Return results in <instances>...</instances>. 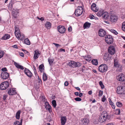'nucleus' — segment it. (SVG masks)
<instances>
[{
    "label": "nucleus",
    "instance_id": "f257e3e1",
    "mask_svg": "<svg viewBox=\"0 0 125 125\" xmlns=\"http://www.w3.org/2000/svg\"><path fill=\"white\" fill-rule=\"evenodd\" d=\"M68 65L71 67H79L81 66L82 64L79 62H76L74 61H71L69 62Z\"/></svg>",
    "mask_w": 125,
    "mask_h": 125
},
{
    "label": "nucleus",
    "instance_id": "f03ea898",
    "mask_svg": "<svg viewBox=\"0 0 125 125\" xmlns=\"http://www.w3.org/2000/svg\"><path fill=\"white\" fill-rule=\"evenodd\" d=\"M83 12V9L82 7L81 6H79L75 10L74 13L76 16H79L81 15Z\"/></svg>",
    "mask_w": 125,
    "mask_h": 125
},
{
    "label": "nucleus",
    "instance_id": "7ed1b4c3",
    "mask_svg": "<svg viewBox=\"0 0 125 125\" xmlns=\"http://www.w3.org/2000/svg\"><path fill=\"white\" fill-rule=\"evenodd\" d=\"M105 38V41L108 44H111L113 42V38L112 36L110 35H108L106 36Z\"/></svg>",
    "mask_w": 125,
    "mask_h": 125
},
{
    "label": "nucleus",
    "instance_id": "20e7f679",
    "mask_svg": "<svg viewBox=\"0 0 125 125\" xmlns=\"http://www.w3.org/2000/svg\"><path fill=\"white\" fill-rule=\"evenodd\" d=\"M9 85V83L6 81L1 83L0 85V89L2 90H5L8 88Z\"/></svg>",
    "mask_w": 125,
    "mask_h": 125
},
{
    "label": "nucleus",
    "instance_id": "39448f33",
    "mask_svg": "<svg viewBox=\"0 0 125 125\" xmlns=\"http://www.w3.org/2000/svg\"><path fill=\"white\" fill-rule=\"evenodd\" d=\"M107 66L105 64L101 65L98 68V69L99 71L102 73L106 71H107Z\"/></svg>",
    "mask_w": 125,
    "mask_h": 125
},
{
    "label": "nucleus",
    "instance_id": "423d86ee",
    "mask_svg": "<svg viewBox=\"0 0 125 125\" xmlns=\"http://www.w3.org/2000/svg\"><path fill=\"white\" fill-rule=\"evenodd\" d=\"M118 94H125V88L120 86L118 87Z\"/></svg>",
    "mask_w": 125,
    "mask_h": 125
},
{
    "label": "nucleus",
    "instance_id": "0eeeda50",
    "mask_svg": "<svg viewBox=\"0 0 125 125\" xmlns=\"http://www.w3.org/2000/svg\"><path fill=\"white\" fill-rule=\"evenodd\" d=\"M9 76V73L6 72H2L1 75V78L5 80L8 79Z\"/></svg>",
    "mask_w": 125,
    "mask_h": 125
},
{
    "label": "nucleus",
    "instance_id": "6e6552de",
    "mask_svg": "<svg viewBox=\"0 0 125 125\" xmlns=\"http://www.w3.org/2000/svg\"><path fill=\"white\" fill-rule=\"evenodd\" d=\"M80 122L81 125H87L89 123V121L88 119L84 118L81 119Z\"/></svg>",
    "mask_w": 125,
    "mask_h": 125
},
{
    "label": "nucleus",
    "instance_id": "1a4fd4ad",
    "mask_svg": "<svg viewBox=\"0 0 125 125\" xmlns=\"http://www.w3.org/2000/svg\"><path fill=\"white\" fill-rule=\"evenodd\" d=\"M108 52L110 54L112 55L114 54L115 52V50L114 46H110L108 48Z\"/></svg>",
    "mask_w": 125,
    "mask_h": 125
},
{
    "label": "nucleus",
    "instance_id": "9d476101",
    "mask_svg": "<svg viewBox=\"0 0 125 125\" xmlns=\"http://www.w3.org/2000/svg\"><path fill=\"white\" fill-rule=\"evenodd\" d=\"M45 105L46 109L49 112H51L52 111V107L48 103L47 101L45 102Z\"/></svg>",
    "mask_w": 125,
    "mask_h": 125
},
{
    "label": "nucleus",
    "instance_id": "9b49d317",
    "mask_svg": "<svg viewBox=\"0 0 125 125\" xmlns=\"http://www.w3.org/2000/svg\"><path fill=\"white\" fill-rule=\"evenodd\" d=\"M25 73L29 77H31L32 76V74L31 71L28 69L25 68L24 71Z\"/></svg>",
    "mask_w": 125,
    "mask_h": 125
},
{
    "label": "nucleus",
    "instance_id": "f8f14e48",
    "mask_svg": "<svg viewBox=\"0 0 125 125\" xmlns=\"http://www.w3.org/2000/svg\"><path fill=\"white\" fill-rule=\"evenodd\" d=\"M58 29V31L61 33H63L65 31V28L63 26H60Z\"/></svg>",
    "mask_w": 125,
    "mask_h": 125
},
{
    "label": "nucleus",
    "instance_id": "ddd939ff",
    "mask_svg": "<svg viewBox=\"0 0 125 125\" xmlns=\"http://www.w3.org/2000/svg\"><path fill=\"white\" fill-rule=\"evenodd\" d=\"M98 33L100 37H103L105 35L106 32L103 29H100Z\"/></svg>",
    "mask_w": 125,
    "mask_h": 125
},
{
    "label": "nucleus",
    "instance_id": "4468645a",
    "mask_svg": "<svg viewBox=\"0 0 125 125\" xmlns=\"http://www.w3.org/2000/svg\"><path fill=\"white\" fill-rule=\"evenodd\" d=\"M118 77L119 81H125V76L123 73H121Z\"/></svg>",
    "mask_w": 125,
    "mask_h": 125
},
{
    "label": "nucleus",
    "instance_id": "2eb2a0df",
    "mask_svg": "<svg viewBox=\"0 0 125 125\" xmlns=\"http://www.w3.org/2000/svg\"><path fill=\"white\" fill-rule=\"evenodd\" d=\"M40 54V53L38 50H35L34 51L33 58L35 60L37 59L39 57Z\"/></svg>",
    "mask_w": 125,
    "mask_h": 125
},
{
    "label": "nucleus",
    "instance_id": "dca6fc26",
    "mask_svg": "<svg viewBox=\"0 0 125 125\" xmlns=\"http://www.w3.org/2000/svg\"><path fill=\"white\" fill-rule=\"evenodd\" d=\"M16 37L21 40H23L24 38V35L22 34H21L20 33H18L17 34L15 35Z\"/></svg>",
    "mask_w": 125,
    "mask_h": 125
},
{
    "label": "nucleus",
    "instance_id": "f3484780",
    "mask_svg": "<svg viewBox=\"0 0 125 125\" xmlns=\"http://www.w3.org/2000/svg\"><path fill=\"white\" fill-rule=\"evenodd\" d=\"M117 17L116 16L113 14L111 15L110 17V21L112 22H115L117 21Z\"/></svg>",
    "mask_w": 125,
    "mask_h": 125
},
{
    "label": "nucleus",
    "instance_id": "a211bd4d",
    "mask_svg": "<svg viewBox=\"0 0 125 125\" xmlns=\"http://www.w3.org/2000/svg\"><path fill=\"white\" fill-rule=\"evenodd\" d=\"M91 8V10L94 12H97L98 11V9L96 7V4L95 3H93L92 4Z\"/></svg>",
    "mask_w": 125,
    "mask_h": 125
},
{
    "label": "nucleus",
    "instance_id": "6ab92c4d",
    "mask_svg": "<svg viewBox=\"0 0 125 125\" xmlns=\"http://www.w3.org/2000/svg\"><path fill=\"white\" fill-rule=\"evenodd\" d=\"M104 60L107 61L110 59L111 56L108 53H105L104 55Z\"/></svg>",
    "mask_w": 125,
    "mask_h": 125
},
{
    "label": "nucleus",
    "instance_id": "aec40b11",
    "mask_svg": "<svg viewBox=\"0 0 125 125\" xmlns=\"http://www.w3.org/2000/svg\"><path fill=\"white\" fill-rule=\"evenodd\" d=\"M61 123L62 125H64L66 122L67 118L65 116L62 117H61Z\"/></svg>",
    "mask_w": 125,
    "mask_h": 125
},
{
    "label": "nucleus",
    "instance_id": "412c9836",
    "mask_svg": "<svg viewBox=\"0 0 125 125\" xmlns=\"http://www.w3.org/2000/svg\"><path fill=\"white\" fill-rule=\"evenodd\" d=\"M14 64L17 68L20 69L22 70L24 69L23 67L21 65H20L18 63L15 62H14Z\"/></svg>",
    "mask_w": 125,
    "mask_h": 125
},
{
    "label": "nucleus",
    "instance_id": "4be33fe9",
    "mask_svg": "<svg viewBox=\"0 0 125 125\" xmlns=\"http://www.w3.org/2000/svg\"><path fill=\"white\" fill-rule=\"evenodd\" d=\"M103 116L100 117L99 119V122L101 123L104 122L106 120L104 114H103Z\"/></svg>",
    "mask_w": 125,
    "mask_h": 125
},
{
    "label": "nucleus",
    "instance_id": "5701e85b",
    "mask_svg": "<svg viewBox=\"0 0 125 125\" xmlns=\"http://www.w3.org/2000/svg\"><path fill=\"white\" fill-rule=\"evenodd\" d=\"M109 13L107 12H103L102 17L104 19H106L109 17Z\"/></svg>",
    "mask_w": 125,
    "mask_h": 125
},
{
    "label": "nucleus",
    "instance_id": "b1692460",
    "mask_svg": "<svg viewBox=\"0 0 125 125\" xmlns=\"http://www.w3.org/2000/svg\"><path fill=\"white\" fill-rule=\"evenodd\" d=\"M102 114H104V115L106 118V120L107 119H109L110 118L111 116L110 115H108L106 111L103 112Z\"/></svg>",
    "mask_w": 125,
    "mask_h": 125
},
{
    "label": "nucleus",
    "instance_id": "393cba45",
    "mask_svg": "<svg viewBox=\"0 0 125 125\" xmlns=\"http://www.w3.org/2000/svg\"><path fill=\"white\" fill-rule=\"evenodd\" d=\"M15 91L12 89L10 88L8 90V94L10 95H13L15 93Z\"/></svg>",
    "mask_w": 125,
    "mask_h": 125
},
{
    "label": "nucleus",
    "instance_id": "a878e982",
    "mask_svg": "<svg viewBox=\"0 0 125 125\" xmlns=\"http://www.w3.org/2000/svg\"><path fill=\"white\" fill-rule=\"evenodd\" d=\"M91 25L90 23L86 22L83 25V27L84 29L89 28Z\"/></svg>",
    "mask_w": 125,
    "mask_h": 125
},
{
    "label": "nucleus",
    "instance_id": "bb28decb",
    "mask_svg": "<svg viewBox=\"0 0 125 125\" xmlns=\"http://www.w3.org/2000/svg\"><path fill=\"white\" fill-rule=\"evenodd\" d=\"M43 80L44 81H46L47 79L48 76L47 74L44 72H43Z\"/></svg>",
    "mask_w": 125,
    "mask_h": 125
},
{
    "label": "nucleus",
    "instance_id": "cd10ccee",
    "mask_svg": "<svg viewBox=\"0 0 125 125\" xmlns=\"http://www.w3.org/2000/svg\"><path fill=\"white\" fill-rule=\"evenodd\" d=\"M44 66L43 65L41 64L40 65L39 67L40 71L41 72H44Z\"/></svg>",
    "mask_w": 125,
    "mask_h": 125
},
{
    "label": "nucleus",
    "instance_id": "c85d7f7f",
    "mask_svg": "<svg viewBox=\"0 0 125 125\" xmlns=\"http://www.w3.org/2000/svg\"><path fill=\"white\" fill-rule=\"evenodd\" d=\"M10 37L9 35L8 34H5L2 38V39L4 40H6L9 39L10 38Z\"/></svg>",
    "mask_w": 125,
    "mask_h": 125
},
{
    "label": "nucleus",
    "instance_id": "c756f323",
    "mask_svg": "<svg viewBox=\"0 0 125 125\" xmlns=\"http://www.w3.org/2000/svg\"><path fill=\"white\" fill-rule=\"evenodd\" d=\"M122 70V66L121 64L118 63V71L121 72Z\"/></svg>",
    "mask_w": 125,
    "mask_h": 125
},
{
    "label": "nucleus",
    "instance_id": "7c9ffc66",
    "mask_svg": "<svg viewBox=\"0 0 125 125\" xmlns=\"http://www.w3.org/2000/svg\"><path fill=\"white\" fill-rule=\"evenodd\" d=\"M20 111H18L17 112L16 115V119H18L20 118Z\"/></svg>",
    "mask_w": 125,
    "mask_h": 125
},
{
    "label": "nucleus",
    "instance_id": "2f4dec72",
    "mask_svg": "<svg viewBox=\"0 0 125 125\" xmlns=\"http://www.w3.org/2000/svg\"><path fill=\"white\" fill-rule=\"evenodd\" d=\"M51 24L49 22H47L45 24L46 27L48 28H50L51 26Z\"/></svg>",
    "mask_w": 125,
    "mask_h": 125
},
{
    "label": "nucleus",
    "instance_id": "473e14b6",
    "mask_svg": "<svg viewBox=\"0 0 125 125\" xmlns=\"http://www.w3.org/2000/svg\"><path fill=\"white\" fill-rule=\"evenodd\" d=\"M24 42L25 44L27 45H30V42L29 40L27 38L25 39L24 40Z\"/></svg>",
    "mask_w": 125,
    "mask_h": 125
},
{
    "label": "nucleus",
    "instance_id": "72a5a7b5",
    "mask_svg": "<svg viewBox=\"0 0 125 125\" xmlns=\"http://www.w3.org/2000/svg\"><path fill=\"white\" fill-rule=\"evenodd\" d=\"M15 31L14 34L15 35L17 34L18 33H20V30L16 26H15Z\"/></svg>",
    "mask_w": 125,
    "mask_h": 125
},
{
    "label": "nucleus",
    "instance_id": "f704fd0d",
    "mask_svg": "<svg viewBox=\"0 0 125 125\" xmlns=\"http://www.w3.org/2000/svg\"><path fill=\"white\" fill-rule=\"evenodd\" d=\"M92 64L95 65H97L98 63V62L96 59H94L92 61Z\"/></svg>",
    "mask_w": 125,
    "mask_h": 125
},
{
    "label": "nucleus",
    "instance_id": "c9c22d12",
    "mask_svg": "<svg viewBox=\"0 0 125 125\" xmlns=\"http://www.w3.org/2000/svg\"><path fill=\"white\" fill-rule=\"evenodd\" d=\"M84 58L85 60L88 61H90L91 60V58L89 56H86Z\"/></svg>",
    "mask_w": 125,
    "mask_h": 125
},
{
    "label": "nucleus",
    "instance_id": "e433bc0d",
    "mask_svg": "<svg viewBox=\"0 0 125 125\" xmlns=\"http://www.w3.org/2000/svg\"><path fill=\"white\" fill-rule=\"evenodd\" d=\"M52 104L54 108H55L56 105V102L55 100H53L52 101Z\"/></svg>",
    "mask_w": 125,
    "mask_h": 125
},
{
    "label": "nucleus",
    "instance_id": "4c0bfd02",
    "mask_svg": "<svg viewBox=\"0 0 125 125\" xmlns=\"http://www.w3.org/2000/svg\"><path fill=\"white\" fill-rule=\"evenodd\" d=\"M103 13V12L102 11H99L97 13V15L99 17L102 16Z\"/></svg>",
    "mask_w": 125,
    "mask_h": 125
},
{
    "label": "nucleus",
    "instance_id": "58836bf2",
    "mask_svg": "<svg viewBox=\"0 0 125 125\" xmlns=\"http://www.w3.org/2000/svg\"><path fill=\"white\" fill-rule=\"evenodd\" d=\"M114 66L115 67H117V60L116 59H114Z\"/></svg>",
    "mask_w": 125,
    "mask_h": 125
},
{
    "label": "nucleus",
    "instance_id": "ea45409f",
    "mask_svg": "<svg viewBox=\"0 0 125 125\" xmlns=\"http://www.w3.org/2000/svg\"><path fill=\"white\" fill-rule=\"evenodd\" d=\"M122 30L125 31V22H123L122 26Z\"/></svg>",
    "mask_w": 125,
    "mask_h": 125
},
{
    "label": "nucleus",
    "instance_id": "a19ab883",
    "mask_svg": "<svg viewBox=\"0 0 125 125\" xmlns=\"http://www.w3.org/2000/svg\"><path fill=\"white\" fill-rule=\"evenodd\" d=\"M99 84L100 86H101L102 89H103L104 88V85L103 84L102 82L101 81H100L99 82Z\"/></svg>",
    "mask_w": 125,
    "mask_h": 125
},
{
    "label": "nucleus",
    "instance_id": "79ce46f5",
    "mask_svg": "<svg viewBox=\"0 0 125 125\" xmlns=\"http://www.w3.org/2000/svg\"><path fill=\"white\" fill-rule=\"evenodd\" d=\"M110 31L115 35H117V32L115 30L112 29H111L110 30Z\"/></svg>",
    "mask_w": 125,
    "mask_h": 125
},
{
    "label": "nucleus",
    "instance_id": "37998d69",
    "mask_svg": "<svg viewBox=\"0 0 125 125\" xmlns=\"http://www.w3.org/2000/svg\"><path fill=\"white\" fill-rule=\"evenodd\" d=\"M48 61L50 65H51L53 62V61L51 58H49L48 60Z\"/></svg>",
    "mask_w": 125,
    "mask_h": 125
},
{
    "label": "nucleus",
    "instance_id": "c03bdc74",
    "mask_svg": "<svg viewBox=\"0 0 125 125\" xmlns=\"http://www.w3.org/2000/svg\"><path fill=\"white\" fill-rule=\"evenodd\" d=\"M4 54V52L2 51H0V59L2 57Z\"/></svg>",
    "mask_w": 125,
    "mask_h": 125
},
{
    "label": "nucleus",
    "instance_id": "a18cd8bd",
    "mask_svg": "<svg viewBox=\"0 0 125 125\" xmlns=\"http://www.w3.org/2000/svg\"><path fill=\"white\" fill-rule=\"evenodd\" d=\"M12 16L14 18H16L17 16V14L15 13V12H14V11H12Z\"/></svg>",
    "mask_w": 125,
    "mask_h": 125
},
{
    "label": "nucleus",
    "instance_id": "49530a36",
    "mask_svg": "<svg viewBox=\"0 0 125 125\" xmlns=\"http://www.w3.org/2000/svg\"><path fill=\"white\" fill-rule=\"evenodd\" d=\"M14 125H20L21 124L19 121H16L14 122Z\"/></svg>",
    "mask_w": 125,
    "mask_h": 125
},
{
    "label": "nucleus",
    "instance_id": "de8ad7c7",
    "mask_svg": "<svg viewBox=\"0 0 125 125\" xmlns=\"http://www.w3.org/2000/svg\"><path fill=\"white\" fill-rule=\"evenodd\" d=\"M74 99L77 101H80L82 100V99L81 98L78 97L75 98Z\"/></svg>",
    "mask_w": 125,
    "mask_h": 125
},
{
    "label": "nucleus",
    "instance_id": "09e8293b",
    "mask_svg": "<svg viewBox=\"0 0 125 125\" xmlns=\"http://www.w3.org/2000/svg\"><path fill=\"white\" fill-rule=\"evenodd\" d=\"M103 94V92L102 91L100 90L98 96H101Z\"/></svg>",
    "mask_w": 125,
    "mask_h": 125
},
{
    "label": "nucleus",
    "instance_id": "8fccbe9b",
    "mask_svg": "<svg viewBox=\"0 0 125 125\" xmlns=\"http://www.w3.org/2000/svg\"><path fill=\"white\" fill-rule=\"evenodd\" d=\"M123 105L122 103L120 102H118V107H121Z\"/></svg>",
    "mask_w": 125,
    "mask_h": 125
},
{
    "label": "nucleus",
    "instance_id": "3c124183",
    "mask_svg": "<svg viewBox=\"0 0 125 125\" xmlns=\"http://www.w3.org/2000/svg\"><path fill=\"white\" fill-rule=\"evenodd\" d=\"M22 51H24L25 53L27 54L28 55L29 54V53L28 51L26 50H24L23 49H22Z\"/></svg>",
    "mask_w": 125,
    "mask_h": 125
},
{
    "label": "nucleus",
    "instance_id": "603ef678",
    "mask_svg": "<svg viewBox=\"0 0 125 125\" xmlns=\"http://www.w3.org/2000/svg\"><path fill=\"white\" fill-rule=\"evenodd\" d=\"M38 79L39 81L38 82V83H42V81L41 79L40 78L39 76H38Z\"/></svg>",
    "mask_w": 125,
    "mask_h": 125
},
{
    "label": "nucleus",
    "instance_id": "864d4df0",
    "mask_svg": "<svg viewBox=\"0 0 125 125\" xmlns=\"http://www.w3.org/2000/svg\"><path fill=\"white\" fill-rule=\"evenodd\" d=\"M12 11H15V13H17V14L19 13V11L18 10H13Z\"/></svg>",
    "mask_w": 125,
    "mask_h": 125
},
{
    "label": "nucleus",
    "instance_id": "5fc2aeb1",
    "mask_svg": "<svg viewBox=\"0 0 125 125\" xmlns=\"http://www.w3.org/2000/svg\"><path fill=\"white\" fill-rule=\"evenodd\" d=\"M1 70L3 72H6L7 71V68L5 67L2 68L1 69Z\"/></svg>",
    "mask_w": 125,
    "mask_h": 125
},
{
    "label": "nucleus",
    "instance_id": "6e6d98bb",
    "mask_svg": "<svg viewBox=\"0 0 125 125\" xmlns=\"http://www.w3.org/2000/svg\"><path fill=\"white\" fill-rule=\"evenodd\" d=\"M106 100V98H105V96L103 95V97L102 99V101L103 102H104Z\"/></svg>",
    "mask_w": 125,
    "mask_h": 125
},
{
    "label": "nucleus",
    "instance_id": "4d7b16f0",
    "mask_svg": "<svg viewBox=\"0 0 125 125\" xmlns=\"http://www.w3.org/2000/svg\"><path fill=\"white\" fill-rule=\"evenodd\" d=\"M42 100L43 101H45V102L46 101H47V100L46 99V98L45 96H42Z\"/></svg>",
    "mask_w": 125,
    "mask_h": 125
},
{
    "label": "nucleus",
    "instance_id": "13d9d810",
    "mask_svg": "<svg viewBox=\"0 0 125 125\" xmlns=\"http://www.w3.org/2000/svg\"><path fill=\"white\" fill-rule=\"evenodd\" d=\"M118 115H120V112L122 111V110H120V109H118Z\"/></svg>",
    "mask_w": 125,
    "mask_h": 125
},
{
    "label": "nucleus",
    "instance_id": "bf43d9fd",
    "mask_svg": "<svg viewBox=\"0 0 125 125\" xmlns=\"http://www.w3.org/2000/svg\"><path fill=\"white\" fill-rule=\"evenodd\" d=\"M90 18L91 19H95V17L93 15L90 16Z\"/></svg>",
    "mask_w": 125,
    "mask_h": 125
},
{
    "label": "nucleus",
    "instance_id": "052dcab7",
    "mask_svg": "<svg viewBox=\"0 0 125 125\" xmlns=\"http://www.w3.org/2000/svg\"><path fill=\"white\" fill-rule=\"evenodd\" d=\"M37 18L39 20H41L42 21H43L44 20V19L42 17L41 18H39L38 17H37Z\"/></svg>",
    "mask_w": 125,
    "mask_h": 125
},
{
    "label": "nucleus",
    "instance_id": "680f3d73",
    "mask_svg": "<svg viewBox=\"0 0 125 125\" xmlns=\"http://www.w3.org/2000/svg\"><path fill=\"white\" fill-rule=\"evenodd\" d=\"M68 31L69 32H70L72 31V27L71 26H70L68 28Z\"/></svg>",
    "mask_w": 125,
    "mask_h": 125
},
{
    "label": "nucleus",
    "instance_id": "e2e57ef3",
    "mask_svg": "<svg viewBox=\"0 0 125 125\" xmlns=\"http://www.w3.org/2000/svg\"><path fill=\"white\" fill-rule=\"evenodd\" d=\"M64 85L66 86H67L68 85V83L67 81H66L64 83Z\"/></svg>",
    "mask_w": 125,
    "mask_h": 125
},
{
    "label": "nucleus",
    "instance_id": "0e129e2a",
    "mask_svg": "<svg viewBox=\"0 0 125 125\" xmlns=\"http://www.w3.org/2000/svg\"><path fill=\"white\" fill-rule=\"evenodd\" d=\"M53 44L54 45H55V46H56L57 47H58V46H60V45H59L58 44L56 43H53Z\"/></svg>",
    "mask_w": 125,
    "mask_h": 125
},
{
    "label": "nucleus",
    "instance_id": "69168bd1",
    "mask_svg": "<svg viewBox=\"0 0 125 125\" xmlns=\"http://www.w3.org/2000/svg\"><path fill=\"white\" fill-rule=\"evenodd\" d=\"M20 55L22 57H23L24 56V54L23 52H21L20 53Z\"/></svg>",
    "mask_w": 125,
    "mask_h": 125
},
{
    "label": "nucleus",
    "instance_id": "338daca9",
    "mask_svg": "<svg viewBox=\"0 0 125 125\" xmlns=\"http://www.w3.org/2000/svg\"><path fill=\"white\" fill-rule=\"evenodd\" d=\"M12 47H13V48L17 49L18 48V47L17 46V45H14L12 46Z\"/></svg>",
    "mask_w": 125,
    "mask_h": 125
},
{
    "label": "nucleus",
    "instance_id": "774afa93",
    "mask_svg": "<svg viewBox=\"0 0 125 125\" xmlns=\"http://www.w3.org/2000/svg\"><path fill=\"white\" fill-rule=\"evenodd\" d=\"M106 125H115L114 124L112 123H109L107 124H106Z\"/></svg>",
    "mask_w": 125,
    "mask_h": 125
}]
</instances>
